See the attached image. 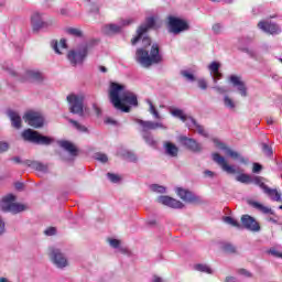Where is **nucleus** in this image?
<instances>
[{
    "label": "nucleus",
    "instance_id": "1",
    "mask_svg": "<svg viewBox=\"0 0 282 282\" xmlns=\"http://www.w3.org/2000/svg\"><path fill=\"white\" fill-rule=\"evenodd\" d=\"M109 98L115 109H119L123 113H129L131 107H138V96L127 90L124 85L116 82L110 83Z\"/></svg>",
    "mask_w": 282,
    "mask_h": 282
},
{
    "label": "nucleus",
    "instance_id": "2",
    "mask_svg": "<svg viewBox=\"0 0 282 282\" xmlns=\"http://www.w3.org/2000/svg\"><path fill=\"white\" fill-rule=\"evenodd\" d=\"M143 47H140L135 52V61L142 67H151V65H158L162 63V56L160 55V45L153 44L151 46V37L145 36L142 39ZM151 46L150 53L147 47Z\"/></svg>",
    "mask_w": 282,
    "mask_h": 282
},
{
    "label": "nucleus",
    "instance_id": "3",
    "mask_svg": "<svg viewBox=\"0 0 282 282\" xmlns=\"http://www.w3.org/2000/svg\"><path fill=\"white\" fill-rule=\"evenodd\" d=\"M134 122L141 127L142 138L150 147H155L158 142L149 131H155L156 129L166 130V126L162 122L144 121L142 119H134Z\"/></svg>",
    "mask_w": 282,
    "mask_h": 282
},
{
    "label": "nucleus",
    "instance_id": "4",
    "mask_svg": "<svg viewBox=\"0 0 282 282\" xmlns=\"http://www.w3.org/2000/svg\"><path fill=\"white\" fill-rule=\"evenodd\" d=\"M21 135L24 142H32V144H40L42 147H50L54 142V139L51 137L43 135L39 131L30 128L23 130Z\"/></svg>",
    "mask_w": 282,
    "mask_h": 282
},
{
    "label": "nucleus",
    "instance_id": "5",
    "mask_svg": "<svg viewBox=\"0 0 282 282\" xmlns=\"http://www.w3.org/2000/svg\"><path fill=\"white\" fill-rule=\"evenodd\" d=\"M14 202H17L15 195L9 194L4 196L0 203L1 210L3 213H12L13 215H18V213H23V210H28V206Z\"/></svg>",
    "mask_w": 282,
    "mask_h": 282
},
{
    "label": "nucleus",
    "instance_id": "6",
    "mask_svg": "<svg viewBox=\"0 0 282 282\" xmlns=\"http://www.w3.org/2000/svg\"><path fill=\"white\" fill-rule=\"evenodd\" d=\"M67 102L69 106L70 113L77 116H85V96L83 95H68Z\"/></svg>",
    "mask_w": 282,
    "mask_h": 282
},
{
    "label": "nucleus",
    "instance_id": "7",
    "mask_svg": "<svg viewBox=\"0 0 282 282\" xmlns=\"http://www.w3.org/2000/svg\"><path fill=\"white\" fill-rule=\"evenodd\" d=\"M24 122L28 123L29 127H33V129H41L43 127L45 119L41 112L36 111H28L23 116Z\"/></svg>",
    "mask_w": 282,
    "mask_h": 282
},
{
    "label": "nucleus",
    "instance_id": "8",
    "mask_svg": "<svg viewBox=\"0 0 282 282\" xmlns=\"http://www.w3.org/2000/svg\"><path fill=\"white\" fill-rule=\"evenodd\" d=\"M167 24L172 34H180L188 30V22L173 15L167 17Z\"/></svg>",
    "mask_w": 282,
    "mask_h": 282
},
{
    "label": "nucleus",
    "instance_id": "9",
    "mask_svg": "<svg viewBox=\"0 0 282 282\" xmlns=\"http://www.w3.org/2000/svg\"><path fill=\"white\" fill-rule=\"evenodd\" d=\"M152 28H155V18L150 17L147 18L145 23L141 24L137 30V36L131 39V44L135 45L138 42L141 41L142 36L147 34Z\"/></svg>",
    "mask_w": 282,
    "mask_h": 282
},
{
    "label": "nucleus",
    "instance_id": "10",
    "mask_svg": "<svg viewBox=\"0 0 282 282\" xmlns=\"http://www.w3.org/2000/svg\"><path fill=\"white\" fill-rule=\"evenodd\" d=\"M48 250V257L56 268H59L61 270H63V268H67V258L63 252H61V249L50 248Z\"/></svg>",
    "mask_w": 282,
    "mask_h": 282
},
{
    "label": "nucleus",
    "instance_id": "11",
    "mask_svg": "<svg viewBox=\"0 0 282 282\" xmlns=\"http://www.w3.org/2000/svg\"><path fill=\"white\" fill-rule=\"evenodd\" d=\"M88 47L83 46L80 50L76 51H69L67 58L69 63H72L74 66L82 65V63L87 58Z\"/></svg>",
    "mask_w": 282,
    "mask_h": 282
},
{
    "label": "nucleus",
    "instance_id": "12",
    "mask_svg": "<svg viewBox=\"0 0 282 282\" xmlns=\"http://www.w3.org/2000/svg\"><path fill=\"white\" fill-rule=\"evenodd\" d=\"M213 161L220 166V169L228 173V175H235L237 173V170H235V166L228 164V161H226V158L221 156V154L215 152L212 154Z\"/></svg>",
    "mask_w": 282,
    "mask_h": 282
},
{
    "label": "nucleus",
    "instance_id": "13",
    "mask_svg": "<svg viewBox=\"0 0 282 282\" xmlns=\"http://www.w3.org/2000/svg\"><path fill=\"white\" fill-rule=\"evenodd\" d=\"M178 142L185 147V149H188V151H192L193 153H200L202 151V144H199L195 139L188 138L186 135L178 137Z\"/></svg>",
    "mask_w": 282,
    "mask_h": 282
},
{
    "label": "nucleus",
    "instance_id": "14",
    "mask_svg": "<svg viewBox=\"0 0 282 282\" xmlns=\"http://www.w3.org/2000/svg\"><path fill=\"white\" fill-rule=\"evenodd\" d=\"M241 224L243 228L250 230L251 232H259L261 230V225L254 219V217L250 215H242L241 216Z\"/></svg>",
    "mask_w": 282,
    "mask_h": 282
},
{
    "label": "nucleus",
    "instance_id": "15",
    "mask_svg": "<svg viewBox=\"0 0 282 282\" xmlns=\"http://www.w3.org/2000/svg\"><path fill=\"white\" fill-rule=\"evenodd\" d=\"M31 25L33 32H39V30H43V28H47V22L43 21V13L35 11L31 15Z\"/></svg>",
    "mask_w": 282,
    "mask_h": 282
},
{
    "label": "nucleus",
    "instance_id": "16",
    "mask_svg": "<svg viewBox=\"0 0 282 282\" xmlns=\"http://www.w3.org/2000/svg\"><path fill=\"white\" fill-rule=\"evenodd\" d=\"M258 28L265 32L267 34H281V26L279 24L268 21H260Z\"/></svg>",
    "mask_w": 282,
    "mask_h": 282
},
{
    "label": "nucleus",
    "instance_id": "17",
    "mask_svg": "<svg viewBox=\"0 0 282 282\" xmlns=\"http://www.w3.org/2000/svg\"><path fill=\"white\" fill-rule=\"evenodd\" d=\"M229 80H230L231 85H234V87H237L240 96H242L243 98H246V96H248V87H246V83H243V80H241L240 76L231 75L229 77Z\"/></svg>",
    "mask_w": 282,
    "mask_h": 282
},
{
    "label": "nucleus",
    "instance_id": "18",
    "mask_svg": "<svg viewBox=\"0 0 282 282\" xmlns=\"http://www.w3.org/2000/svg\"><path fill=\"white\" fill-rule=\"evenodd\" d=\"M159 204H163V206H169L170 208H183L184 203L171 197V196H159L156 198Z\"/></svg>",
    "mask_w": 282,
    "mask_h": 282
},
{
    "label": "nucleus",
    "instance_id": "19",
    "mask_svg": "<svg viewBox=\"0 0 282 282\" xmlns=\"http://www.w3.org/2000/svg\"><path fill=\"white\" fill-rule=\"evenodd\" d=\"M176 193H177L178 197H181V199H183V202H187L188 204H193V202H197V197H195V195H193V193L188 189L178 187L176 189Z\"/></svg>",
    "mask_w": 282,
    "mask_h": 282
},
{
    "label": "nucleus",
    "instance_id": "20",
    "mask_svg": "<svg viewBox=\"0 0 282 282\" xmlns=\"http://www.w3.org/2000/svg\"><path fill=\"white\" fill-rule=\"evenodd\" d=\"M23 164H25V166H29L30 169H34V171H40L41 173H47L48 165L40 161L25 160Z\"/></svg>",
    "mask_w": 282,
    "mask_h": 282
},
{
    "label": "nucleus",
    "instance_id": "21",
    "mask_svg": "<svg viewBox=\"0 0 282 282\" xmlns=\"http://www.w3.org/2000/svg\"><path fill=\"white\" fill-rule=\"evenodd\" d=\"M219 67H221V64L219 62H212L208 66V69L213 76L214 83H217V80H221L224 75L221 72H219Z\"/></svg>",
    "mask_w": 282,
    "mask_h": 282
},
{
    "label": "nucleus",
    "instance_id": "22",
    "mask_svg": "<svg viewBox=\"0 0 282 282\" xmlns=\"http://www.w3.org/2000/svg\"><path fill=\"white\" fill-rule=\"evenodd\" d=\"M8 117L11 120V124H12L13 129H21L22 120H21V116L19 115V112H17L14 110H9Z\"/></svg>",
    "mask_w": 282,
    "mask_h": 282
},
{
    "label": "nucleus",
    "instance_id": "23",
    "mask_svg": "<svg viewBox=\"0 0 282 282\" xmlns=\"http://www.w3.org/2000/svg\"><path fill=\"white\" fill-rule=\"evenodd\" d=\"M164 149H165L166 155H170V158H177L180 153V148H177L175 143H171V141H166L164 143Z\"/></svg>",
    "mask_w": 282,
    "mask_h": 282
},
{
    "label": "nucleus",
    "instance_id": "24",
    "mask_svg": "<svg viewBox=\"0 0 282 282\" xmlns=\"http://www.w3.org/2000/svg\"><path fill=\"white\" fill-rule=\"evenodd\" d=\"M25 78L31 83H43V74L39 70H26Z\"/></svg>",
    "mask_w": 282,
    "mask_h": 282
},
{
    "label": "nucleus",
    "instance_id": "25",
    "mask_svg": "<svg viewBox=\"0 0 282 282\" xmlns=\"http://www.w3.org/2000/svg\"><path fill=\"white\" fill-rule=\"evenodd\" d=\"M59 147L70 153V155H78V149L69 141H59Z\"/></svg>",
    "mask_w": 282,
    "mask_h": 282
},
{
    "label": "nucleus",
    "instance_id": "26",
    "mask_svg": "<svg viewBox=\"0 0 282 282\" xmlns=\"http://www.w3.org/2000/svg\"><path fill=\"white\" fill-rule=\"evenodd\" d=\"M263 193H265V195H268L273 202H281V193H279V191L264 186Z\"/></svg>",
    "mask_w": 282,
    "mask_h": 282
},
{
    "label": "nucleus",
    "instance_id": "27",
    "mask_svg": "<svg viewBox=\"0 0 282 282\" xmlns=\"http://www.w3.org/2000/svg\"><path fill=\"white\" fill-rule=\"evenodd\" d=\"M250 205L257 210H260V213H263V215H272V209L267 206H263V204L259 202H251Z\"/></svg>",
    "mask_w": 282,
    "mask_h": 282
},
{
    "label": "nucleus",
    "instance_id": "28",
    "mask_svg": "<svg viewBox=\"0 0 282 282\" xmlns=\"http://www.w3.org/2000/svg\"><path fill=\"white\" fill-rule=\"evenodd\" d=\"M105 30L107 34H120V32H122V26L120 24H107Z\"/></svg>",
    "mask_w": 282,
    "mask_h": 282
},
{
    "label": "nucleus",
    "instance_id": "29",
    "mask_svg": "<svg viewBox=\"0 0 282 282\" xmlns=\"http://www.w3.org/2000/svg\"><path fill=\"white\" fill-rule=\"evenodd\" d=\"M220 149H223L224 151H227V155H229L230 158H232V160H239V158H241V155L236 152L230 150L228 147H226V144L220 143Z\"/></svg>",
    "mask_w": 282,
    "mask_h": 282
},
{
    "label": "nucleus",
    "instance_id": "30",
    "mask_svg": "<svg viewBox=\"0 0 282 282\" xmlns=\"http://www.w3.org/2000/svg\"><path fill=\"white\" fill-rule=\"evenodd\" d=\"M148 105H149V112L153 115V118H155V120H162V116H160V112L158 111L153 102L151 100H148Z\"/></svg>",
    "mask_w": 282,
    "mask_h": 282
},
{
    "label": "nucleus",
    "instance_id": "31",
    "mask_svg": "<svg viewBox=\"0 0 282 282\" xmlns=\"http://www.w3.org/2000/svg\"><path fill=\"white\" fill-rule=\"evenodd\" d=\"M192 123L194 124V127L197 130V133H199V135H203L204 138H208V132H206V130L204 129V127L199 123H197V121L194 118H191Z\"/></svg>",
    "mask_w": 282,
    "mask_h": 282
},
{
    "label": "nucleus",
    "instance_id": "32",
    "mask_svg": "<svg viewBox=\"0 0 282 282\" xmlns=\"http://www.w3.org/2000/svg\"><path fill=\"white\" fill-rule=\"evenodd\" d=\"M236 181L240 182L241 184H250L252 182V176L248 174H240L236 176Z\"/></svg>",
    "mask_w": 282,
    "mask_h": 282
},
{
    "label": "nucleus",
    "instance_id": "33",
    "mask_svg": "<svg viewBox=\"0 0 282 282\" xmlns=\"http://www.w3.org/2000/svg\"><path fill=\"white\" fill-rule=\"evenodd\" d=\"M224 221L225 224H229V226H232L234 228H241V224H239V221L230 216L224 217Z\"/></svg>",
    "mask_w": 282,
    "mask_h": 282
},
{
    "label": "nucleus",
    "instance_id": "34",
    "mask_svg": "<svg viewBox=\"0 0 282 282\" xmlns=\"http://www.w3.org/2000/svg\"><path fill=\"white\" fill-rule=\"evenodd\" d=\"M195 270L198 272H205L206 274H213V269L208 264H196Z\"/></svg>",
    "mask_w": 282,
    "mask_h": 282
},
{
    "label": "nucleus",
    "instance_id": "35",
    "mask_svg": "<svg viewBox=\"0 0 282 282\" xmlns=\"http://www.w3.org/2000/svg\"><path fill=\"white\" fill-rule=\"evenodd\" d=\"M172 116H174V118H180V120H182V122H186V115H184V111L182 109H174L171 111Z\"/></svg>",
    "mask_w": 282,
    "mask_h": 282
},
{
    "label": "nucleus",
    "instance_id": "36",
    "mask_svg": "<svg viewBox=\"0 0 282 282\" xmlns=\"http://www.w3.org/2000/svg\"><path fill=\"white\" fill-rule=\"evenodd\" d=\"M70 124L77 129V131H82V133H87V127L80 124L78 121L74 119H69Z\"/></svg>",
    "mask_w": 282,
    "mask_h": 282
},
{
    "label": "nucleus",
    "instance_id": "37",
    "mask_svg": "<svg viewBox=\"0 0 282 282\" xmlns=\"http://www.w3.org/2000/svg\"><path fill=\"white\" fill-rule=\"evenodd\" d=\"M66 32H67V34H70L72 36H77V37L83 36V31H80V29L69 28L66 30Z\"/></svg>",
    "mask_w": 282,
    "mask_h": 282
},
{
    "label": "nucleus",
    "instance_id": "38",
    "mask_svg": "<svg viewBox=\"0 0 282 282\" xmlns=\"http://www.w3.org/2000/svg\"><path fill=\"white\" fill-rule=\"evenodd\" d=\"M181 75L183 78H186V80H189V83H195V75H193V73H189L188 70H182Z\"/></svg>",
    "mask_w": 282,
    "mask_h": 282
},
{
    "label": "nucleus",
    "instance_id": "39",
    "mask_svg": "<svg viewBox=\"0 0 282 282\" xmlns=\"http://www.w3.org/2000/svg\"><path fill=\"white\" fill-rule=\"evenodd\" d=\"M151 191H153V193L164 194V193H166V187H164L162 185L153 184V185H151Z\"/></svg>",
    "mask_w": 282,
    "mask_h": 282
},
{
    "label": "nucleus",
    "instance_id": "40",
    "mask_svg": "<svg viewBox=\"0 0 282 282\" xmlns=\"http://www.w3.org/2000/svg\"><path fill=\"white\" fill-rule=\"evenodd\" d=\"M223 250L225 252H227L228 254H235V252H237V249L235 248V246L227 243L223 247Z\"/></svg>",
    "mask_w": 282,
    "mask_h": 282
},
{
    "label": "nucleus",
    "instance_id": "41",
    "mask_svg": "<svg viewBox=\"0 0 282 282\" xmlns=\"http://www.w3.org/2000/svg\"><path fill=\"white\" fill-rule=\"evenodd\" d=\"M224 102H225V107H227L228 109H235V101L230 99V97L225 96Z\"/></svg>",
    "mask_w": 282,
    "mask_h": 282
},
{
    "label": "nucleus",
    "instance_id": "42",
    "mask_svg": "<svg viewBox=\"0 0 282 282\" xmlns=\"http://www.w3.org/2000/svg\"><path fill=\"white\" fill-rule=\"evenodd\" d=\"M268 254L275 257V259H282V252L276 250L275 248H271L268 250Z\"/></svg>",
    "mask_w": 282,
    "mask_h": 282
},
{
    "label": "nucleus",
    "instance_id": "43",
    "mask_svg": "<svg viewBox=\"0 0 282 282\" xmlns=\"http://www.w3.org/2000/svg\"><path fill=\"white\" fill-rule=\"evenodd\" d=\"M119 23L122 30V28H127V25H131V23H133V19L132 18H128L126 20L121 19Z\"/></svg>",
    "mask_w": 282,
    "mask_h": 282
},
{
    "label": "nucleus",
    "instance_id": "44",
    "mask_svg": "<svg viewBox=\"0 0 282 282\" xmlns=\"http://www.w3.org/2000/svg\"><path fill=\"white\" fill-rule=\"evenodd\" d=\"M107 177L110 180V182H112V184H118V182L120 181V177L113 173H108Z\"/></svg>",
    "mask_w": 282,
    "mask_h": 282
},
{
    "label": "nucleus",
    "instance_id": "45",
    "mask_svg": "<svg viewBox=\"0 0 282 282\" xmlns=\"http://www.w3.org/2000/svg\"><path fill=\"white\" fill-rule=\"evenodd\" d=\"M96 160H98V162H102V164H105L109 161V158H107V154L98 153L96 156Z\"/></svg>",
    "mask_w": 282,
    "mask_h": 282
},
{
    "label": "nucleus",
    "instance_id": "46",
    "mask_svg": "<svg viewBox=\"0 0 282 282\" xmlns=\"http://www.w3.org/2000/svg\"><path fill=\"white\" fill-rule=\"evenodd\" d=\"M262 151L265 155H272V148L268 143H262Z\"/></svg>",
    "mask_w": 282,
    "mask_h": 282
},
{
    "label": "nucleus",
    "instance_id": "47",
    "mask_svg": "<svg viewBox=\"0 0 282 282\" xmlns=\"http://www.w3.org/2000/svg\"><path fill=\"white\" fill-rule=\"evenodd\" d=\"M238 274H241L242 276H247V279H252V274L250 273V271L246 269H239Z\"/></svg>",
    "mask_w": 282,
    "mask_h": 282
},
{
    "label": "nucleus",
    "instance_id": "48",
    "mask_svg": "<svg viewBox=\"0 0 282 282\" xmlns=\"http://www.w3.org/2000/svg\"><path fill=\"white\" fill-rule=\"evenodd\" d=\"M262 180H263V178H261L260 176H257V177L253 180V182H254V184H257V186L261 187L262 191H263V187H264V186H268V185H265V183H263Z\"/></svg>",
    "mask_w": 282,
    "mask_h": 282
},
{
    "label": "nucleus",
    "instance_id": "49",
    "mask_svg": "<svg viewBox=\"0 0 282 282\" xmlns=\"http://www.w3.org/2000/svg\"><path fill=\"white\" fill-rule=\"evenodd\" d=\"M198 87L199 89L206 90L208 89V83L205 79H198Z\"/></svg>",
    "mask_w": 282,
    "mask_h": 282
},
{
    "label": "nucleus",
    "instance_id": "50",
    "mask_svg": "<svg viewBox=\"0 0 282 282\" xmlns=\"http://www.w3.org/2000/svg\"><path fill=\"white\" fill-rule=\"evenodd\" d=\"M45 235H47L48 237H52L53 235H56V228L54 227H48L45 231Z\"/></svg>",
    "mask_w": 282,
    "mask_h": 282
},
{
    "label": "nucleus",
    "instance_id": "51",
    "mask_svg": "<svg viewBox=\"0 0 282 282\" xmlns=\"http://www.w3.org/2000/svg\"><path fill=\"white\" fill-rule=\"evenodd\" d=\"M10 149V145L6 142H0V153H6Z\"/></svg>",
    "mask_w": 282,
    "mask_h": 282
},
{
    "label": "nucleus",
    "instance_id": "52",
    "mask_svg": "<svg viewBox=\"0 0 282 282\" xmlns=\"http://www.w3.org/2000/svg\"><path fill=\"white\" fill-rule=\"evenodd\" d=\"M109 243L112 248H120V240L118 239H109Z\"/></svg>",
    "mask_w": 282,
    "mask_h": 282
},
{
    "label": "nucleus",
    "instance_id": "53",
    "mask_svg": "<svg viewBox=\"0 0 282 282\" xmlns=\"http://www.w3.org/2000/svg\"><path fill=\"white\" fill-rule=\"evenodd\" d=\"M212 30H213V32H214L215 34H219V32H221V24H220V23L214 24L213 28H212Z\"/></svg>",
    "mask_w": 282,
    "mask_h": 282
},
{
    "label": "nucleus",
    "instance_id": "54",
    "mask_svg": "<svg viewBox=\"0 0 282 282\" xmlns=\"http://www.w3.org/2000/svg\"><path fill=\"white\" fill-rule=\"evenodd\" d=\"M262 170H263V166L261 164L259 163L253 164V169H252L253 173H259Z\"/></svg>",
    "mask_w": 282,
    "mask_h": 282
},
{
    "label": "nucleus",
    "instance_id": "55",
    "mask_svg": "<svg viewBox=\"0 0 282 282\" xmlns=\"http://www.w3.org/2000/svg\"><path fill=\"white\" fill-rule=\"evenodd\" d=\"M59 47L61 50H67V41L65 39L59 41Z\"/></svg>",
    "mask_w": 282,
    "mask_h": 282
},
{
    "label": "nucleus",
    "instance_id": "56",
    "mask_svg": "<svg viewBox=\"0 0 282 282\" xmlns=\"http://www.w3.org/2000/svg\"><path fill=\"white\" fill-rule=\"evenodd\" d=\"M205 177H215V172L207 170L204 172Z\"/></svg>",
    "mask_w": 282,
    "mask_h": 282
},
{
    "label": "nucleus",
    "instance_id": "57",
    "mask_svg": "<svg viewBox=\"0 0 282 282\" xmlns=\"http://www.w3.org/2000/svg\"><path fill=\"white\" fill-rule=\"evenodd\" d=\"M3 232H6V223L0 218V235H3Z\"/></svg>",
    "mask_w": 282,
    "mask_h": 282
},
{
    "label": "nucleus",
    "instance_id": "58",
    "mask_svg": "<svg viewBox=\"0 0 282 282\" xmlns=\"http://www.w3.org/2000/svg\"><path fill=\"white\" fill-rule=\"evenodd\" d=\"M105 123H106V124H118V122H117L116 120H113L112 118H107V119L105 120Z\"/></svg>",
    "mask_w": 282,
    "mask_h": 282
},
{
    "label": "nucleus",
    "instance_id": "59",
    "mask_svg": "<svg viewBox=\"0 0 282 282\" xmlns=\"http://www.w3.org/2000/svg\"><path fill=\"white\" fill-rule=\"evenodd\" d=\"M53 48L55 50L56 54H63V52H61V48H58V42L54 43Z\"/></svg>",
    "mask_w": 282,
    "mask_h": 282
},
{
    "label": "nucleus",
    "instance_id": "60",
    "mask_svg": "<svg viewBox=\"0 0 282 282\" xmlns=\"http://www.w3.org/2000/svg\"><path fill=\"white\" fill-rule=\"evenodd\" d=\"M93 109H94V111L96 112L97 116H100L101 110H100V108L98 106H96V104L93 105Z\"/></svg>",
    "mask_w": 282,
    "mask_h": 282
},
{
    "label": "nucleus",
    "instance_id": "61",
    "mask_svg": "<svg viewBox=\"0 0 282 282\" xmlns=\"http://www.w3.org/2000/svg\"><path fill=\"white\" fill-rule=\"evenodd\" d=\"M23 183H15L17 191H23Z\"/></svg>",
    "mask_w": 282,
    "mask_h": 282
},
{
    "label": "nucleus",
    "instance_id": "62",
    "mask_svg": "<svg viewBox=\"0 0 282 282\" xmlns=\"http://www.w3.org/2000/svg\"><path fill=\"white\" fill-rule=\"evenodd\" d=\"M90 12H96L98 14V12H100V8H98L97 6H94L91 9H90Z\"/></svg>",
    "mask_w": 282,
    "mask_h": 282
},
{
    "label": "nucleus",
    "instance_id": "63",
    "mask_svg": "<svg viewBox=\"0 0 282 282\" xmlns=\"http://www.w3.org/2000/svg\"><path fill=\"white\" fill-rule=\"evenodd\" d=\"M214 89H216L218 94H226V90L221 87H215Z\"/></svg>",
    "mask_w": 282,
    "mask_h": 282
},
{
    "label": "nucleus",
    "instance_id": "64",
    "mask_svg": "<svg viewBox=\"0 0 282 282\" xmlns=\"http://www.w3.org/2000/svg\"><path fill=\"white\" fill-rule=\"evenodd\" d=\"M225 281L226 282L235 281V276H226Z\"/></svg>",
    "mask_w": 282,
    "mask_h": 282
}]
</instances>
